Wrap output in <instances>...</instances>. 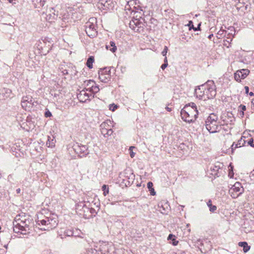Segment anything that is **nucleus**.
I'll return each instance as SVG.
<instances>
[{"mask_svg":"<svg viewBox=\"0 0 254 254\" xmlns=\"http://www.w3.org/2000/svg\"><path fill=\"white\" fill-rule=\"evenodd\" d=\"M149 190L150 191L151 195H154L156 193L153 188Z\"/></svg>","mask_w":254,"mask_h":254,"instance_id":"44","label":"nucleus"},{"mask_svg":"<svg viewBox=\"0 0 254 254\" xmlns=\"http://www.w3.org/2000/svg\"><path fill=\"white\" fill-rule=\"evenodd\" d=\"M244 190L241 184L236 182L230 189L229 193L232 198H236L244 192Z\"/></svg>","mask_w":254,"mask_h":254,"instance_id":"10","label":"nucleus"},{"mask_svg":"<svg viewBox=\"0 0 254 254\" xmlns=\"http://www.w3.org/2000/svg\"><path fill=\"white\" fill-rule=\"evenodd\" d=\"M87 254H97V251L92 248L89 249L87 250Z\"/></svg>","mask_w":254,"mask_h":254,"instance_id":"34","label":"nucleus"},{"mask_svg":"<svg viewBox=\"0 0 254 254\" xmlns=\"http://www.w3.org/2000/svg\"><path fill=\"white\" fill-rule=\"evenodd\" d=\"M52 116V113L51 112L49 111V110H47V111L45 112V116L47 118L48 117H50Z\"/></svg>","mask_w":254,"mask_h":254,"instance_id":"40","label":"nucleus"},{"mask_svg":"<svg viewBox=\"0 0 254 254\" xmlns=\"http://www.w3.org/2000/svg\"><path fill=\"white\" fill-rule=\"evenodd\" d=\"M168 66V64H162L161 66V68L164 70L165 69V68L167 67V66Z\"/></svg>","mask_w":254,"mask_h":254,"instance_id":"45","label":"nucleus"},{"mask_svg":"<svg viewBox=\"0 0 254 254\" xmlns=\"http://www.w3.org/2000/svg\"><path fill=\"white\" fill-rule=\"evenodd\" d=\"M187 26L189 27V30H190L193 28V25L192 21H190L189 23L187 24Z\"/></svg>","mask_w":254,"mask_h":254,"instance_id":"39","label":"nucleus"},{"mask_svg":"<svg viewBox=\"0 0 254 254\" xmlns=\"http://www.w3.org/2000/svg\"><path fill=\"white\" fill-rule=\"evenodd\" d=\"M101 254H106V253L109 252V246L108 245L103 244L101 246L100 248Z\"/></svg>","mask_w":254,"mask_h":254,"instance_id":"27","label":"nucleus"},{"mask_svg":"<svg viewBox=\"0 0 254 254\" xmlns=\"http://www.w3.org/2000/svg\"><path fill=\"white\" fill-rule=\"evenodd\" d=\"M238 144H236L235 143H233V144L231 146L232 152H233L234 150L236 148H238Z\"/></svg>","mask_w":254,"mask_h":254,"instance_id":"42","label":"nucleus"},{"mask_svg":"<svg viewBox=\"0 0 254 254\" xmlns=\"http://www.w3.org/2000/svg\"><path fill=\"white\" fill-rule=\"evenodd\" d=\"M198 243H200L201 247L203 246L204 244V243L201 241L200 240H198L197 244ZM205 244L207 245L206 249H202V247H199L201 252L204 254L206 253L208 251H210L211 249V245L210 244V242L205 241Z\"/></svg>","mask_w":254,"mask_h":254,"instance_id":"19","label":"nucleus"},{"mask_svg":"<svg viewBox=\"0 0 254 254\" xmlns=\"http://www.w3.org/2000/svg\"><path fill=\"white\" fill-rule=\"evenodd\" d=\"M200 24H199L197 27H194L193 26V28H192V29H193V30L194 31H196L200 29Z\"/></svg>","mask_w":254,"mask_h":254,"instance_id":"46","label":"nucleus"},{"mask_svg":"<svg viewBox=\"0 0 254 254\" xmlns=\"http://www.w3.org/2000/svg\"><path fill=\"white\" fill-rule=\"evenodd\" d=\"M233 174V172L232 173V174H231V172H230L229 173V176L231 178V177H232Z\"/></svg>","mask_w":254,"mask_h":254,"instance_id":"55","label":"nucleus"},{"mask_svg":"<svg viewBox=\"0 0 254 254\" xmlns=\"http://www.w3.org/2000/svg\"><path fill=\"white\" fill-rule=\"evenodd\" d=\"M99 78L102 82H108L111 78L110 71H107V70H101L99 71Z\"/></svg>","mask_w":254,"mask_h":254,"instance_id":"15","label":"nucleus"},{"mask_svg":"<svg viewBox=\"0 0 254 254\" xmlns=\"http://www.w3.org/2000/svg\"><path fill=\"white\" fill-rule=\"evenodd\" d=\"M249 72L248 69L238 70L234 74V78L237 81L240 82L241 79H245L248 76Z\"/></svg>","mask_w":254,"mask_h":254,"instance_id":"13","label":"nucleus"},{"mask_svg":"<svg viewBox=\"0 0 254 254\" xmlns=\"http://www.w3.org/2000/svg\"><path fill=\"white\" fill-rule=\"evenodd\" d=\"M74 233L73 232L72 230L68 229V230H66L64 231V234L65 236H68V237H70V236H74ZM77 236V235H74L75 237H76Z\"/></svg>","mask_w":254,"mask_h":254,"instance_id":"30","label":"nucleus"},{"mask_svg":"<svg viewBox=\"0 0 254 254\" xmlns=\"http://www.w3.org/2000/svg\"><path fill=\"white\" fill-rule=\"evenodd\" d=\"M207 205L208 206V207H209V210L211 211V212H214L216 209H217V207L215 205H213L212 204V201L211 200H209L208 201V202H207Z\"/></svg>","mask_w":254,"mask_h":254,"instance_id":"29","label":"nucleus"},{"mask_svg":"<svg viewBox=\"0 0 254 254\" xmlns=\"http://www.w3.org/2000/svg\"><path fill=\"white\" fill-rule=\"evenodd\" d=\"M242 115H244V112H243V111L242 112Z\"/></svg>","mask_w":254,"mask_h":254,"instance_id":"59","label":"nucleus"},{"mask_svg":"<svg viewBox=\"0 0 254 254\" xmlns=\"http://www.w3.org/2000/svg\"><path fill=\"white\" fill-rule=\"evenodd\" d=\"M102 190L103 191V195L106 196L109 193V188L106 185H104L102 187Z\"/></svg>","mask_w":254,"mask_h":254,"instance_id":"31","label":"nucleus"},{"mask_svg":"<svg viewBox=\"0 0 254 254\" xmlns=\"http://www.w3.org/2000/svg\"><path fill=\"white\" fill-rule=\"evenodd\" d=\"M168 47L165 46L164 47V50H163V51L161 53L162 55L164 57H166V55H167V53L168 52Z\"/></svg>","mask_w":254,"mask_h":254,"instance_id":"36","label":"nucleus"},{"mask_svg":"<svg viewBox=\"0 0 254 254\" xmlns=\"http://www.w3.org/2000/svg\"><path fill=\"white\" fill-rule=\"evenodd\" d=\"M84 84V86H85L84 89L89 91L90 89H88V87H89L90 86H91V85H95V82L93 80H89L85 81Z\"/></svg>","mask_w":254,"mask_h":254,"instance_id":"26","label":"nucleus"},{"mask_svg":"<svg viewBox=\"0 0 254 254\" xmlns=\"http://www.w3.org/2000/svg\"><path fill=\"white\" fill-rule=\"evenodd\" d=\"M173 237V235H172V234H170V235H169V236H168V239L169 240V239H170V240H171V239H172Z\"/></svg>","mask_w":254,"mask_h":254,"instance_id":"50","label":"nucleus"},{"mask_svg":"<svg viewBox=\"0 0 254 254\" xmlns=\"http://www.w3.org/2000/svg\"><path fill=\"white\" fill-rule=\"evenodd\" d=\"M153 183L151 182H149L147 183V188L149 190L153 188Z\"/></svg>","mask_w":254,"mask_h":254,"instance_id":"43","label":"nucleus"},{"mask_svg":"<svg viewBox=\"0 0 254 254\" xmlns=\"http://www.w3.org/2000/svg\"><path fill=\"white\" fill-rule=\"evenodd\" d=\"M113 126V122L110 120H106L103 122L100 125L101 133L103 135V132L105 130L107 131L110 127H112Z\"/></svg>","mask_w":254,"mask_h":254,"instance_id":"16","label":"nucleus"},{"mask_svg":"<svg viewBox=\"0 0 254 254\" xmlns=\"http://www.w3.org/2000/svg\"><path fill=\"white\" fill-rule=\"evenodd\" d=\"M72 149L79 156H85L89 153L88 147L86 145L75 143L72 147Z\"/></svg>","mask_w":254,"mask_h":254,"instance_id":"11","label":"nucleus"},{"mask_svg":"<svg viewBox=\"0 0 254 254\" xmlns=\"http://www.w3.org/2000/svg\"><path fill=\"white\" fill-rule=\"evenodd\" d=\"M88 90L83 89L77 94V97L80 102H85L90 97H94L91 93H87Z\"/></svg>","mask_w":254,"mask_h":254,"instance_id":"14","label":"nucleus"},{"mask_svg":"<svg viewBox=\"0 0 254 254\" xmlns=\"http://www.w3.org/2000/svg\"><path fill=\"white\" fill-rule=\"evenodd\" d=\"M37 105L34 99L30 95L23 96L21 101V106L25 110H29Z\"/></svg>","mask_w":254,"mask_h":254,"instance_id":"9","label":"nucleus"},{"mask_svg":"<svg viewBox=\"0 0 254 254\" xmlns=\"http://www.w3.org/2000/svg\"><path fill=\"white\" fill-rule=\"evenodd\" d=\"M134 147L133 146H131L129 147V151H130V152H129V154H130V156L131 158H133L134 157V155H135V153L132 151V148H134Z\"/></svg>","mask_w":254,"mask_h":254,"instance_id":"38","label":"nucleus"},{"mask_svg":"<svg viewBox=\"0 0 254 254\" xmlns=\"http://www.w3.org/2000/svg\"><path fill=\"white\" fill-rule=\"evenodd\" d=\"M97 20L94 17H91L85 24V32L90 38H94L97 35Z\"/></svg>","mask_w":254,"mask_h":254,"instance_id":"5","label":"nucleus"},{"mask_svg":"<svg viewBox=\"0 0 254 254\" xmlns=\"http://www.w3.org/2000/svg\"><path fill=\"white\" fill-rule=\"evenodd\" d=\"M198 114L196 106L193 102L185 105L181 111L182 119L189 123L194 122L197 119Z\"/></svg>","mask_w":254,"mask_h":254,"instance_id":"2","label":"nucleus"},{"mask_svg":"<svg viewBox=\"0 0 254 254\" xmlns=\"http://www.w3.org/2000/svg\"><path fill=\"white\" fill-rule=\"evenodd\" d=\"M58 222L56 216L51 214L49 216L41 214L38 216L37 220V224L40 227V229L44 231H50L54 229L57 227Z\"/></svg>","mask_w":254,"mask_h":254,"instance_id":"3","label":"nucleus"},{"mask_svg":"<svg viewBox=\"0 0 254 254\" xmlns=\"http://www.w3.org/2000/svg\"><path fill=\"white\" fill-rule=\"evenodd\" d=\"M242 109L243 111H245L246 110V108L245 106H241Z\"/></svg>","mask_w":254,"mask_h":254,"instance_id":"51","label":"nucleus"},{"mask_svg":"<svg viewBox=\"0 0 254 254\" xmlns=\"http://www.w3.org/2000/svg\"><path fill=\"white\" fill-rule=\"evenodd\" d=\"M113 132V130L112 129V127H110L109 129L107 131L104 130V132H103V135L104 136H106L107 135V136L111 135Z\"/></svg>","mask_w":254,"mask_h":254,"instance_id":"33","label":"nucleus"},{"mask_svg":"<svg viewBox=\"0 0 254 254\" xmlns=\"http://www.w3.org/2000/svg\"><path fill=\"white\" fill-rule=\"evenodd\" d=\"M46 0H32V3L35 8H40L43 6Z\"/></svg>","mask_w":254,"mask_h":254,"instance_id":"21","label":"nucleus"},{"mask_svg":"<svg viewBox=\"0 0 254 254\" xmlns=\"http://www.w3.org/2000/svg\"><path fill=\"white\" fill-rule=\"evenodd\" d=\"M167 110L168 111H169V112H170V111H171V109H170V108H168V107H167Z\"/></svg>","mask_w":254,"mask_h":254,"instance_id":"56","label":"nucleus"},{"mask_svg":"<svg viewBox=\"0 0 254 254\" xmlns=\"http://www.w3.org/2000/svg\"><path fill=\"white\" fill-rule=\"evenodd\" d=\"M82 207V209H83V211L84 212L85 210H87V211L89 210L91 214H93L95 213V210L94 208H90L89 209V208L87 207L86 206H85L84 205H78L77 207L76 208L77 212L79 213V215L81 216H82L83 217L86 218L87 215L85 214L84 213L79 212V211H80L81 209H79L80 207Z\"/></svg>","mask_w":254,"mask_h":254,"instance_id":"17","label":"nucleus"},{"mask_svg":"<svg viewBox=\"0 0 254 254\" xmlns=\"http://www.w3.org/2000/svg\"><path fill=\"white\" fill-rule=\"evenodd\" d=\"M216 94L215 85L212 80L199 86L195 90V95L200 100H206L213 98Z\"/></svg>","mask_w":254,"mask_h":254,"instance_id":"1","label":"nucleus"},{"mask_svg":"<svg viewBox=\"0 0 254 254\" xmlns=\"http://www.w3.org/2000/svg\"><path fill=\"white\" fill-rule=\"evenodd\" d=\"M43 15H45V18L46 20L50 23L53 22L58 17V12L56 13V10L53 7H50L47 9L45 13H43Z\"/></svg>","mask_w":254,"mask_h":254,"instance_id":"12","label":"nucleus"},{"mask_svg":"<svg viewBox=\"0 0 254 254\" xmlns=\"http://www.w3.org/2000/svg\"><path fill=\"white\" fill-rule=\"evenodd\" d=\"M245 142L246 141L245 139H244L243 137H241V138L238 140V143H236V144H238V147H241L245 145Z\"/></svg>","mask_w":254,"mask_h":254,"instance_id":"32","label":"nucleus"},{"mask_svg":"<svg viewBox=\"0 0 254 254\" xmlns=\"http://www.w3.org/2000/svg\"><path fill=\"white\" fill-rule=\"evenodd\" d=\"M11 93V90L8 88H4L0 90V97H2L3 99L10 97Z\"/></svg>","mask_w":254,"mask_h":254,"instance_id":"18","label":"nucleus"},{"mask_svg":"<svg viewBox=\"0 0 254 254\" xmlns=\"http://www.w3.org/2000/svg\"><path fill=\"white\" fill-rule=\"evenodd\" d=\"M143 21V18H134L130 21L129 27L135 32H142L143 31L144 26Z\"/></svg>","mask_w":254,"mask_h":254,"instance_id":"8","label":"nucleus"},{"mask_svg":"<svg viewBox=\"0 0 254 254\" xmlns=\"http://www.w3.org/2000/svg\"><path fill=\"white\" fill-rule=\"evenodd\" d=\"M94 61V60L93 57L91 56L88 58L86 62L87 66L89 68H92L93 67L92 64Z\"/></svg>","mask_w":254,"mask_h":254,"instance_id":"28","label":"nucleus"},{"mask_svg":"<svg viewBox=\"0 0 254 254\" xmlns=\"http://www.w3.org/2000/svg\"><path fill=\"white\" fill-rule=\"evenodd\" d=\"M29 219V216L26 215L24 213H21L17 215L15 217L13 222H16V223L21 222V221H25Z\"/></svg>","mask_w":254,"mask_h":254,"instance_id":"20","label":"nucleus"},{"mask_svg":"<svg viewBox=\"0 0 254 254\" xmlns=\"http://www.w3.org/2000/svg\"><path fill=\"white\" fill-rule=\"evenodd\" d=\"M174 245H176V244L175 243V242L173 243Z\"/></svg>","mask_w":254,"mask_h":254,"instance_id":"58","label":"nucleus"},{"mask_svg":"<svg viewBox=\"0 0 254 254\" xmlns=\"http://www.w3.org/2000/svg\"><path fill=\"white\" fill-rule=\"evenodd\" d=\"M116 2L113 0H100L96 6L101 11H108L113 10L116 5Z\"/></svg>","mask_w":254,"mask_h":254,"instance_id":"7","label":"nucleus"},{"mask_svg":"<svg viewBox=\"0 0 254 254\" xmlns=\"http://www.w3.org/2000/svg\"><path fill=\"white\" fill-rule=\"evenodd\" d=\"M239 2H240V0H239Z\"/></svg>","mask_w":254,"mask_h":254,"instance_id":"60","label":"nucleus"},{"mask_svg":"<svg viewBox=\"0 0 254 254\" xmlns=\"http://www.w3.org/2000/svg\"><path fill=\"white\" fill-rule=\"evenodd\" d=\"M238 245L243 248V251L245 253L248 252L250 249V246H248V243L246 242H239Z\"/></svg>","mask_w":254,"mask_h":254,"instance_id":"23","label":"nucleus"},{"mask_svg":"<svg viewBox=\"0 0 254 254\" xmlns=\"http://www.w3.org/2000/svg\"><path fill=\"white\" fill-rule=\"evenodd\" d=\"M29 219L21 221V222L16 223V222H13V231L16 233H20L23 234H26V233L29 230Z\"/></svg>","mask_w":254,"mask_h":254,"instance_id":"6","label":"nucleus"},{"mask_svg":"<svg viewBox=\"0 0 254 254\" xmlns=\"http://www.w3.org/2000/svg\"><path fill=\"white\" fill-rule=\"evenodd\" d=\"M118 108L117 105L115 104H110L109 106V109L112 111H115Z\"/></svg>","mask_w":254,"mask_h":254,"instance_id":"35","label":"nucleus"},{"mask_svg":"<svg viewBox=\"0 0 254 254\" xmlns=\"http://www.w3.org/2000/svg\"><path fill=\"white\" fill-rule=\"evenodd\" d=\"M88 89H90L89 92H90V93H91L92 94L97 93L100 90L98 86L96 84L94 85H91V86L88 87Z\"/></svg>","mask_w":254,"mask_h":254,"instance_id":"22","label":"nucleus"},{"mask_svg":"<svg viewBox=\"0 0 254 254\" xmlns=\"http://www.w3.org/2000/svg\"><path fill=\"white\" fill-rule=\"evenodd\" d=\"M248 143L250 146L254 147V139L252 138L249 139Z\"/></svg>","mask_w":254,"mask_h":254,"instance_id":"41","label":"nucleus"},{"mask_svg":"<svg viewBox=\"0 0 254 254\" xmlns=\"http://www.w3.org/2000/svg\"><path fill=\"white\" fill-rule=\"evenodd\" d=\"M232 41V39H230V40H225L224 41V45L228 48L229 47L230 42H231Z\"/></svg>","mask_w":254,"mask_h":254,"instance_id":"37","label":"nucleus"},{"mask_svg":"<svg viewBox=\"0 0 254 254\" xmlns=\"http://www.w3.org/2000/svg\"><path fill=\"white\" fill-rule=\"evenodd\" d=\"M158 211H159L162 214L167 213V211L166 209L168 208L167 204H165V206H163L162 203H159L158 204Z\"/></svg>","mask_w":254,"mask_h":254,"instance_id":"25","label":"nucleus"},{"mask_svg":"<svg viewBox=\"0 0 254 254\" xmlns=\"http://www.w3.org/2000/svg\"><path fill=\"white\" fill-rule=\"evenodd\" d=\"M245 89L246 93L247 94H248L249 93V87L248 86H245Z\"/></svg>","mask_w":254,"mask_h":254,"instance_id":"47","label":"nucleus"},{"mask_svg":"<svg viewBox=\"0 0 254 254\" xmlns=\"http://www.w3.org/2000/svg\"><path fill=\"white\" fill-rule=\"evenodd\" d=\"M249 95L251 96H254V93L252 92H251L250 93H249Z\"/></svg>","mask_w":254,"mask_h":254,"instance_id":"54","label":"nucleus"},{"mask_svg":"<svg viewBox=\"0 0 254 254\" xmlns=\"http://www.w3.org/2000/svg\"><path fill=\"white\" fill-rule=\"evenodd\" d=\"M223 32H224V31H219L218 32V33H217V34H218V35H219V34H220V35H222V34H223Z\"/></svg>","mask_w":254,"mask_h":254,"instance_id":"53","label":"nucleus"},{"mask_svg":"<svg viewBox=\"0 0 254 254\" xmlns=\"http://www.w3.org/2000/svg\"><path fill=\"white\" fill-rule=\"evenodd\" d=\"M63 73L64 74H68V72H67V70H64L63 71Z\"/></svg>","mask_w":254,"mask_h":254,"instance_id":"49","label":"nucleus"},{"mask_svg":"<svg viewBox=\"0 0 254 254\" xmlns=\"http://www.w3.org/2000/svg\"><path fill=\"white\" fill-rule=\"evenodd\" d=\"M20 189L18 188L16 190V191L17 192V193H19L20 192Z\"/></svg>","mask_w":254,"mask_h":254,"instance_id":"52","label":"nucleus"},{"mask_svg":"<svg viewBox=\"0 0 254 254\" xmlns=\"http://www.w3.org/2000/svg\"><path fill=\"white\" fill-rule=\"evenodd\" d=\"M164 64H168V61H167V57H165V59H164Z\"/></svg>","mask_w":254,"mask_h":254,"instance_id":"48","label":"nucleus"},{"mask_svg":"<svg viewBox=\"0 0 254 254\" xmlns=\"http://www.w3.org/2000/svg\"><path fill=\"white\" fill-rule=\"evenodd\" d=\"M106 49L109 50L113 53H115L117 51V47L115 45V43L111 41L109 45H106Z\"/></svg>","mask_w":254,"mask_h":254,"instance_id":"24","label":"nucleus"},{"mask_svg":"<svg viewBox=\"0 0 254 254\" xmlns=\"http://www.w3.org/2000/svg\"><path fill=\"white\" fill-rule=\"evenodd\" d=\"M205 127L210 133L219 132L222 125L218 120L217 115L214 113L210 114L205 121Z\"/></svg>","mask_w":254,"mask_h":254,"instance_id":"4","label":"nucleus"},{"mask_svg":"<svg viewBox=\"0 0 254 254\" xmlns=\"http://www.w3.org/2000/svg\"><path fill=\"white\" fill-rule=\"evenodd\" d=\"M53 146V145H52H52H51V144H50V143H49V145H48V147H50V146Z\"/></svg>","mask_w":254,"mask_h":254,"instance_id":"57","label":"nucleus"}]
</instances>
